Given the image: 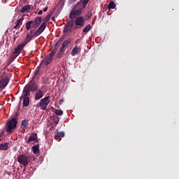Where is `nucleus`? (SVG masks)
I'll use <instances>...</instances> for the list:
<instances>
[{
  "instance_id": "40",
  "label": "nucleus",
  "mask_w": 179,
  "mask_h": 179,
  "mask_svg": "<svg viewBox=\"0 0 179 179\" xmlns=\"http://www.w3.org/2000/svg\"><path fill=\"white\" fill-rule=\"evenodd\" d=\"M76 29H78V27H76V28L74 29V30H76Z\"/></svg>"
},
{
  "instance_id": "37",
  "label": "nucleus",
  "mask_w": 179,
  "mask_h": 179,
  "mask_svg": "<svg viewBox=\"0 0 179 179\" xmlns=\"http://www.w3.org/2000/svg\"><path fill=\"white\" fill-rule=\"evenodd\" d=\"M59 104H62V103H64V99H60L59 101Z\"/></svg>"
},
{
  "instance_id": "42",
  "label": "nucleus",
  "mask_w": 179,
  "mask_h": 179,
  "mask_svg": "<svg viewBox=\"0 0 179 179\" xmlns=\"http://www.w3.org/2000/svg\"><path fill=\"white\" fill-rule=\"evenodd\" d=\"M76 0H73V2H75Z\"/></svg>"
},
{
  "instance_id": "36",
  "label": "nucleus",
  "mask_w": 179,
  "mask_h": 179,
  "mask_svg": "<svg viewBox=\"0 0 179 179\" xmlns=\"http://www.w3.org/2000/svg\"><path fill=\"white\" fill-rule=\"evenodd\" d=\"M48 10V6H46L45 8H43V12H47Z\"/></svg>"
},
{
  "instance_id": "23",
  "label": "nucleus",
  "mask_w": 179,
  "mask_h": 179,
  "mask_svg": "<svg viewBox=\"0 0 179 179\" xmlns=\"http://www.w3.org/2000/svg\"><path fill=\"white\" fill-rule=\"evenodd\" d=\"M21 125L24 129H27V125H29V120H22Z\"/></svg>"
},
{
  "instance_id": "38",
  "label": "nucleus",
  "mask_w": 179,
  "mask_h": 179,
  "mask_svg": "<svg viewBox=\"0 0 179 179\" xmlns=\"http://www.w3.org/2000/svg\"><path fill=\"white\" fill-rule=\"evenodd\" d=\"M43 13V10H39L38 13V15H41Z\"/></svg>"
},
{
  "instance_id": "29",
  "label": "nucleus",
  "mask_w": 179,
  "mask_h": 179,
  "mask_svg": "<svg viewBox=\"0 0 179 179\" xmlns=\"http://www.w3.org/2000/svg\"><path fill=\"white\" fill-rule=\"evenodd\" d=\"M39 73H40V69H36V70L34 71V77L32 78V79L34 80V78H36V76H37V75H38Z\"/></svg>"
},
{
  "instance_id": "10",
  "label": "nucleus",
  "mask_w": 179,
  "mask_h": 179,
  "mask_svg": "<svg viewBox=\"0 0 179 179\" xmlns=\"http://www.w3.org/2000/svg\"><path fill=\"white\" fill-rule=\"evenodd\" d=\"M75 24L78 27H83V26H85V20H83V17H78L76 18Z\"/></svg>"
},
{
  "instance_id": "15",
  "label": "nucleus",
  "mask_w": 179,
  "mask_h": 179,
  "mask_svg": "<svg viewBox=\"0 0 179 179\" xmlns=\"http://www.w3.org/2000/svg\"><path fill=\"white\" fill-rule=\"evenodd\" d=\"M44 96V93H43V91L41 90H38V92L35 94V100H40L41 99H43Z\"/></svg>"
},
{
  "instance_id": "14",
  "label": "nucleus",
  "mask_w": 179,
  "mask_h": 179,
  "mask_svg": "<svg viewBox=\"0 0 179 179\" xmlns=\"http://www.w3.org/2000/svg\"><path fill=\"white\" fill-rule=\"evenodd\" d=\"M89 1L90 0H83V2H78L77 3V5L76 6V9H78V8L80 7L83 9H85V8H86L87 3H89Z\"/></svg>"
},
{
  "instance_id": "1",
  "label": "nucleus",
  "mask_w": 179,
  "mask_h": 179,
  "mask_svg": "<svg viewBox=\"0 0 179 179\" xmlns=\"http://www.w3.org/2000/svg\"><path fill=\"white\" fill-rule=\"evenodd\" d=\"M47 24L45 22H43L40 27L36 31L35 29H31L26 35L24 43L27 45L28 43H30L33 38L38 37L44 30H45Z\"/></svg>"
},
{
  "instance_id": "24",
  "label": "nucleus",
  "mask_w": 179,
  "mask_h": 179,
  "mask_svg": "<svg viewBox=\"0 0 179 179\" xmlns=\"http://www.w3.org/2000/svg\"><path fill=\"white\" fill-rule=\"evenodd\" d=\"M65 136V133L64 131H59L55 136V139H58V138H64Z\"/></svg>"
},
{
  "instance_id": "33",
  "label": "nucleus",
  "mask_w": 179,
  "mask_h": 179,
  "mask_svg": "<svg viewBox=\"0 0 179 179\" xmlns=\"http://www.w3.org/2000/svg\"><path fill=\"white\" fill-rule=\"evenodd\" d=\"M50 19H51L50 14H48L44 19V22H50Z\"/></svg>"
},
{
  "instance_id": "17",
  "label": "nucleus",
  "mask_w": 179,
  "mask_h": 179,
  "mask_svg": "<svg viewBox=\"0 0 179 179\" xmlns=\"http://www.w3.org/2000/svg\"><path fill=\"white\" fill-rule=\"evenodd\" d=\"M37 134L36 133H32L29 139L27 141V143H30V142H36V140L37 139Z\"/></svg>"
},
{
  "instance_id": "34",
  "label": "nucleus",
  "mask_w": 179,
  "mask_h": 179,
  "mask_svg": "<svg viewBox=\"0 0 179 179\" xmlns=\"http://www.w3.org/2000/svg\"><path fill=\"white\" fill-rule=\"evenodd\" d=\"M65 50H66V48L64 46V45H62V47L59 49L60 52H65Z\"/></svg>"
},
{
  "instance_id": "4",
  "label": "nucleus",
  "mask_w": 179,
  "mask_h": 179,
  "mask_svg": "<svg viewBox=\"0 0 179 179\" xmlns=\"http://www.w3.org/2000/svg\"><path fill=\"white\" fill-rule=\"evenodd\" d=\"M17 162L20 164H22L24 167H27L30 162V157L21 155L17 157Z\"/></svg>"
},
{
  "instance_id": "22",
  "label": "nucleus",
  "mask_w": 179,
  "mask_h": 179,
  "mask_svg": "<svg viewBox=\"0 0 179 179\" xmlns=\"http://www.w3.org/2000/svg\"><path fill=\"white\" fill-rule=\"evenodd\" d=\"M8 143L0 144V150H8Z\"/></svg>"
},
{
  "instance_id": "28",
  "label": "nucleus",
  "mask_w": 179,
  "mask_h": 179,
  "mask_svg": "<svg viewBox=\"0 0 179 179\" xmlns=\"http://www.w3.org/2000/svg\"><path fill=\"white\" fill-rule=\"evenodd\" d=\"M54 113L57 115H62L64 114V112L62 110L58 109H55Z\"/></svg>"
},
{
  "instance_id": "12",
  "label": "nucleus",
  "mask_w": 179,
  "mask_h": 179,
  "mask_svg": "<svg viewBox=\"0 0 179 179\" xmlns=\"http://www.w3.org/2000/svg\"><path fill=\"white\" fill-rule=\"evenodd\" d=\"M9 83V79L8 78H3L0 80V90H3L6 86H8V84Z\"/></svg>"
},
{
  "instance_id": "35",
  "label": "nucleus",
  "mask_w": 179,
  "mask_h": 179,
  "mask_svg": "<svg viewBox=\"0 0 179 179\" xmlns=\"http://www.w3.org/2000/svg\"><path fill=\"white\" fill-rule=\"evenodd\" d=\"M64 52L59 51V52H58L57 55V58H62V55H64Z\"/></svg>"
},
{
  "instance_id": "9",
  "label": "nucleus",
  "mask_w": 179,
  "mask_h": 179,
  "mask_svg": "<svg viewBox=\"0 0 179 179\" xmlns=\"http://www.w3.org/2000/svg\"><path fill=\"white\" fill-rule=\"evenodd\" d=\"M27 44L24 42H22L21 44L18 45L14 50L13 55L16 57L17 54H20V51L26 47Z\"/></svg>"
},
{
  "instance_id": "7",
  "label": "nucleus",
  "mask_w": 179,
  "mask_h": 179,
  "mask_svg": "<svg viewBox=\"0 0 179 179\" xmlns=\"http://www.w3.org/2000/svg\"><path fill=\"white\" fill-rule=\"evenodd\" d=\"M79 8L76 10H72V11L70 13L69 17L70 19H75L77 16H80L82 14V10L83 9L80 7H78Z\"/></svg>"
},
{
  "instance_id": "41",
  "label": "nucleus",
  "mask_w": 179,
  "mask_h": 179,
  "mask_svg": "<svg viewBox=\"0 0 179 179\" xmlns=\"http://www.w3.org/2000/svg\"><path fill=\"white\" fill-rule=\"evenodd\" d=\"M16 117H17V113H15Z\"/></svg>"
},
{
  "instance_id": "3",
  "label": "nucleus",
  "mask_w": 179,
  "mask_h": 179,
  "mask_svg": "<svg viewBox=\"0 0 179 179\" xmlns=\"http://www.w3.org/2000/svg\"><path fill=\"white\" fill-rule=\"evenodd\" d=\"M50 103V96H48L43 99H41L40 102L36 103V108H40L41 110H47V107Z\"/></svg>"
},
{
  "instance_id": "21",
  "label": "nucleus",
  "mask_w": 179,
  "mask_h": 179,
  "mask_svg": "<svg viewBox=\"0 0 179 179\" xmlns=\"http://www.w3.org/2000/svg\"><path fill=\"white\" fill-rule=\"evenodd\" d=\"M31 149H32L33 153H34V155H38V150H40V145H35L32 146Z\"/></svg>"
},
{
  "instance_id": "8",
  "label": "nucleus",
  "mask_w": 179,
  "mask_h": 179,
  "mask_svg": "<svg viewBox=\"0 0 179 179\" xmlns=\"http://www.w3.org/2000/svg\"><path fill=\"white\" fill-rule=\"evenodd\" d=\"M73 24H75V22L73 20L69 21L64 26L63 32L68 33V31H73L72 27H73Z\"/></svg>"
},
{
  "instance_id": "2",
  "label": "nucleus",
  "mask_w": 179,
  "mask_h": 179,
  "mask_svg": "<svg viewBox=\"0 0 179 179\" xmlns=\"http://www.w3.org/2000/svg\"><path fill=\"white\" fill-rule=\"evenodd\" d=\"M38 90V85L32 79L24 87L23 92L25 96H30V92H37Z\"/></svg>"
},
{
  "instance_id": "44",
  "label": "nucleus",
  "mask_w": 179,
  "mask_h": 179,
  "mask_svg": "<svg viewBox=\"0 0 179 179\" xmlns=\"http://www.w3.org/2000/svg\"><path fill=\"white\" fill-rule=\"evenodd\" d=\"M0 142H1V140H0Z\"/></svg>"
},
{
  "instance_id": "25",
  "label": "nucleus",
  "mask_w": 179,
  "mask_h": 179,
  "mask_svg": "<svg viewBox=\"0 0 179 179\" xmlns=\"http://www.w3.org/2000/svg\"><path fill=\"white\" fill-rule=\"evenodd\" d=\"M92 30V25H87L83 30V33H87V31H90Z\"/></svg>"
},
{
  "instance_id": "39",
  "label": "nucleus",
  "mask_w": 179,
  "mask_h": 179,
  "mask_svg": "<svg viewBox=\"0 0 179 179\" xmlns=\"http://www.w3.org/2000/svg\"><path fill=\"white\" fill-rule=\"evenodd\" d=\"M75 43H76V44H78V41H76Z\"/></svg>"
},
{
  "instance_id": "20",
  "label": "nucleus",
  "mask_w": 179,
  "mask_h": 179,
  "mask_svg": "<svg viewBox=\"0 0 179 179\" xmlns=\"http://www.w3.org/2000/svg\"><path fill=\"white\" fill-rule=\"evenodd\" d=\"M25 27H26V29L27 30V31H29V30H31V29H34L33 28V21L27 22V23L25 24Z\"/></svg>"
},
{
  "instance_id": "18",
  "label": "nucleus",
  "mask_w": 179,
  "mask_h": 179,
  "mask_svg": "<svg viewBox=\"0 0 179 179\" xmlns=\"http://www.w3.org/2000/svg\"><path fill=\"white\" fill-rule=\"evenodd\" d=\"M80 48H78V45H76L73 50H71V55L72 57H75V55H77V54H79L80 52Z\"/></svg>"
},
{
  "instance_id": "31",
  "label": "nucleus",
  "mask_w": 179,
  "mask_h": 179,
  "mask_svg": "<svg viewBox=\"0 0 179 179\" xmlns=\"http://www.w3.org/2000/svg\"><path fill=\"white\" fill-rule=\"evenodd\" d=\"M53 122H54V124H55L57 125V124H58V122H59V117H55L53 118Z\"/></svg>"
},
{
  "instance_id": "43",
  "label": "nucleus",
  "mask_w": 179,
  "mask_h": 179,
  "mask_svg": "<svg viewBox=\"0 0 179 179\" xmlns=\"http://www.w3.org/2000/svg\"><path fill=\"white\" fill-rule=\"evenodd\" d=\"M25 2H27V0H24Z\"/></svg>"
},
{
  "instance_id": "30",
  "label": "nucleus",
  "mask_w": 179,
  "mask_h": 179,
  "mask_svg": "<svg viewBox=\"0 0 179 179\" xmlns=\"http://www.w3.org/2000/svg\"><path fill=\"white\" fill-rule=\"evenodd\" d=\"M92 16H93V14H92V13H88L85 15V20H89V19H90L92 17Z\"/></svg>"
},
{
  "instance_id": "5",
  "label": "nucleus",
  "mask_w": 179,
  "mask_h": 179,
  "mask_svg": "<svg viewBox=\"0 0 179 179\" xmlns=\"http://www.w3.org/2000/svg\"><path fill=\"white\" fill-rule=\"evenodd\" d=\"M17 125V119L16 117L13 118L8 123V127L6 128L7 132H12V129H15Z\"/></svg>"
},
{
  "instance_id": "6",
  "label": "nucleus",
  "mask_w": 179,
  "mask_h": 179,
  "mask_svg": "<svg viewBox=\"0 0 179 179\" xmlns=\"http://www.w3.org/2000/svg\"><path fill=\"white\" fill-rule=\"evenodd\" d=\"M30 95H25L24 91H22V94L20 97V101L23 99V107H29V104H30V99L29 98Z\"/></svg>"
},
{
  "instance_id": "13",
  "label": "nucleus",
  "mask_w": 179,
  "mask_h": 179,
  "mask_svg": "<svg viewBox=\"0 0 179 179\" xmlns=\"http://www.w3.org/2000/svg\"><path fill=\"white\" fill-rule=\"evenodd\" d=\"M52 62V57L50 55H48L41 62V64H44L45 65H50Z\"/></svg>"
},
{
  "instance_id": "32",
  "label": "nucleus",
  "mask_w": 179,
  "mask_h": 179,
  "mask_svg": "<svg viewBox=\"0 0 179 179\" xmlns=\"http://www.w3.org/2000/svg\"><path fill=\"white\" fill-rule=\"evenodd\" d=\"M55 52H57V48L53 49V50L51 52L50 54H49V55L53 58L54 55H55Z\"/></svg>"
},
{
  "instance_id": "27",
  "label": "nucleus",
  "mask_w": 179,
  "mask_h": 179,
  "mask_svg": "<svg viewBox=\"0 0 179 179\" xmlns=\"http://www.w3.org/2000/svg\"><path fill=\"white\" fill-rule=\"evenodd\" d=\"M115 3L114 1H111L108 4V9H115Z\"/></svg>"
},
{
  "instance_id": "11",
  "label": "nucleus",
  "mask_w": 179,
  "mask_h": 179,
  "mask_svg": "<svg viewBox=\"0 0 179 179\" xmlns=\"http://www.w3.org/2000/svg\"><path fill=\"white\" fill-rule=\"evenodd\" d=\"M43 19L41 17H37L33 22V28L34 29H37L40 24H41Z\"/></svg>"
},
{
  "instance_id": "26",
  "label": "nucleus",
  "mask_w": 179,
  "mask_h": 179,
  "mask_svg": "<svg viewBox=\"0 0 179 179\" xmlns=\"http://www.w3.org/2000/svg\"><path fill=\"white\" fill-rule=\"evenodd\" d=\"M69 44H71V40H66L62 43V45L64 46L66 48H68Z\"/></svg>"
},
{
  "instance_id": "16",
  "label": "nucleus",
  "mask_w": 179,
  "mask_h": 179,
  "mask_svg": "<svg viewBox=\"0 0 179 179\" xmlns=\"http://www.w3.org/2000/svg\"><path fill=\"white\" fill-rule=\"evenodd\" d=\"M23 20H24V18H20L17 20L15 26L14 27V29H15V30H19L20 29L22 24H23Z\"/></svg>"
},
{
  "instance_id": "19",
  "label": "nucleus",
  "mask_w": 179,
  "mask_h": 179,
  "mask_svg": "<svg viewBox=\"0 0 179 179\" xmlns=\"http://www.w3.org/2000/svg\"><path fill=\"white\" fill-rule=\"evenodd\" d=\"M30 9H31V6L26 5L21 9L20 12L22 13H29V12H30Z\"/></svg>"
}]
</instances>
